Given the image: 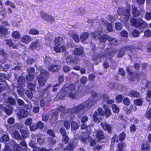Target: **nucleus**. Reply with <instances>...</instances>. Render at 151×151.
<instances>
[{"label": "nucleus", "mask_w": 151, "mask_h": 151, "mask_svg": "<svg viewBox=\"0 0 151 151\" xmlns=\"http://www.w3.org/2000/svg\"><path fill=\"white\" fill-rule=\"evenodd\" d=\"M102 57H104L105 58V56H104V54L102 53L95 54L93 55L92 57V59L94 61H96L99 58Z\"/></svg>", "instance_id": "nucleus-38"}, {"label": "nucleus", "mask_w": 151, "mask_h": 151, "mask_svg": "<svg viewBox=\"0 0 151 151\" xmlns=\"http://www.w3.org/2000/svg\"><path fill=\"white\" fill-rule=\"evenodd\" d=\"M88 120V118L86 116H83L81 119V122L82 124L81 125V129H84L87 128L90 126H88L86 124V122Z\"/></svg>", "instance_id": "nucleus-20"}, {"label": "nucleus", "mask_w": 151, "mask_h": 151, "mask_svg": "<svg viewBox=\"0 0 151 151\" xmlns=\"http://www.w3.org/2000/svg\"><path fill=\"white\" fill-rule=\"evenodd\" d=\"M70 108H69V109ZM69 109H66L65 107L64 106H59L58 109V111L59 112H62V113L60 114V117L62 118H64V114H65L68 113L69 114H72L73 113H71L68 112V110ZM75 114V113H74Z\"/></svg>", "instance_id": "nucleus-17"}, {"label": "nucleus", "mask_w": 151, "mask_h": 151, "mask_svg": "<svg viewBox=\"0 0 151 151\" xmlns=\"http://www.w3.org/2000/svg\"><path fill=\"white\" fill-rule=\"evenodd\" d=\"M89 33L87 32H84L80 36V39L82 42L87 40L89 37Z\"/></svg>", "instance_id": "nucleus-31"}, {"label": "nucleus", "mask_w": 151, "mask_h": 151, "mask_svg": "<svg viewBox=\"0 0 151 151\" xmlns=\"http://www.w3.org/2000/svg\"><path fill=\"white\" fill-rule=\"evenodd\" d=\"M12 37L15 39H19L21 35L17 31H14L12 34Z\"/></svg>", "instance_id": "nucleus-45"}, {"label": "nucleus", "mask_w": 151, "mask_h": 151, "mask_svg": "<svg viewBox=\"0 0 151 151\" xmlns=\"http://www.w3.org/2000/svg\"><path fill=\"white\" fill-rule=\"evenodd\" d=\"M132 7V14L133 16L135 17H137L139 16L140 14V12L138 9L137 7H134L133 6Z\"/></svg>", "instance_id": "nucleus-34"}, {"label": "nucleus", "mask_w": 151, "mask_h": 151, "mask_svg": "<svg viewBox=\"0 0 151 151\" xmlns=\"http://www.w3.org/2000/svg\"><path fill=\"white\" fill-rule=\"evenodd\" d=\"M117 14L119 15H122L125 20L127 21L130 16V5L125 9L123 8H119L117 10Z\"/></svg>", "instance_id": "nucleus-5"}, {"label": "nucleus", "mask_w": 151, "mask_h": 151, "mask_svg": "<svg viewBox=\"0 0 151 151\" xmlns=\"http://www.w3.org/2000/svg\"><path fill=\"white\" fill-rule=\"evenodd\" d=\"M122 49L124 50V51L127 50L133 53V51L135 50L136 48L134 47V46L126 45L122 47Z\"/></svg>", "instance_id": "nucleus-30"}, {"label": "nucleus", "mask_w": 151, "mask_h": 151, "mask_svg": "<svg viewBox=\"0 0 151 151\" xmlns=\"http://www.w3.org/2000/svg\"><path fill=\"white\" fill-rule=\"evenodd\" d=\"M32 41V38L27 35H24L21 38V41L26 44H28Z\"/></svg>", "instance_id": "nucleus-24"}, {"label": "nucleus", "mask_w": 151, "mask_h": 151, "mask_svg": "<svg viewBox=\"0 0 151 151\" xmlns=\"http://www.w3.org/2000/svg\"><path fill=\"white\" fill-rule=\"evenodd\" d=\"M71 36L72 38L75 42L78 43L80 41V39L77 34L74 33Z\"/></svg>", "instance_id": "nucleus-50"}, {"label": "nucleus", "mask_w": 151, "mask_h": 151, "mask_svg": "<svg viewBox=\"0 0 151 151\" xmlns=\"http://www.w3.org/2000/svg\"><path fill=\"white\" fill-rule=\"evenodd\" d=\"M40 32L39 31L34 28L31 29L29 32V34L32 35H38L39 34Z\"/></svg>", "instance_id": "nucleus-43"}, {"label": "nucleus", "mask_w": 151, "mask_h": 151, "mask_svg": "<svg viewBox=\"0 0 151 151\" xmlns=\"http://www.w3.org/2000/svg\"><path fill=\"white\" fill-rule=\"evenodd\" d=\"M62 136V141L65 144H66L68 143L69 140L68 136L66 134Z\"/></svg>", "instance_id": "nucleus-56"}, {"label": "nucleus", "mask_w": 151, "mask_h": 151, "mask_svg": "<svg viewBox=\"0 0 151 151\" xmlns=\"http://www.w3.org/2000/svg\"><path fill=\"white\" fill-rule=\"evenodd\" d=\"M125 54V51L122 49V48L119 50V51L117 55V57L121 58Z\"/></svg>", "instance_id": "nucleus-61"}, {"label": "nucleus", "mask_w": 151, "mask_h": 151, "mask_svg": "<svg viewBox=\"0 0 151 151\" xmlns=\"http://www.w3.org/2000/svg\"><path fill=\"white\" fill-rule=\"evenodd\" d=\"M109 36L107 35L104 34L100 37H98V39L99 40L100 43H105L106 40L109 41L108 38H109Z\"/></svg>", "instance_id": "nucleus-29"}, {"label": "nucleus", "mask_w": 151, "mask_h": 151, "mask_svg": "<svg viewBox=\"0 0 151 151\" xmlns=\"http://www.w3.org/2000/svg\"><path fill=\"white\" fill-rule=\"evenodd\" d=\"M50 86V85H48L44 89L41 90L40 91V96L43 99L47 98L50 94V91L48 90Z\"/></svg>", "instance_id": "nucleus-15"}, {"label": "nucleus", "mask_w": 151, "mask_h": 151, "mask_svg": "<svg viewBox=\"0 0 151 151\" xmlns=\"http://www.w3.org/2000/svg\"><path fill=\"white\" fill-rule=\"evenodd\" d=\"M126 70L129 74L130 75L131 77L129 79L130 80L133 81L134 78H137V79L140 78V75L137 72H134L131 71V70L129 67H127L126 68Z\"/></svg>", "instance_id": "nucleus-12"}, {"label": "nucleus", "mask_w": 151, "mask_h": 151, "mask_svg": "<svg viewBox=\"0 0 151 151\" xmlns=\"http://www.w3.org/2000/svg\"><path fill=\"white\" fill-rule=\"evenodd\" d=\"M34 77V74L33 73H28L26 76V78L27 81H30L32 80Z\"/></svg>", "instance_id": "nucleus-51"}, {"label": "nucleus", "mask_w": 151, "mask_h": 151, "mask_svg": "<svg viewBox=\"0 0 151 151\" xmlns=\"http://www.w3.org/2000/svg\"><path fill=\"white\" fill-rule=\"evenodd\" d=\"M101 126L105 131H107L109 133H111L112 131V126L108 124L106 122H101Z\"/></svg>", "instance_id": "nucleus-13"}, {"label": "nucleus", "mask_w": 151, "mask_h": 151, "mask_svg": "<svg viewBox=\"0 0 151 151\" xmlns=\"http://www.w3.org/2000/svg\"><path fill=\"white\" fill-rule=\"evenodd\" d=\"M112 108L113 111L114 113H118L119 112V108L116 104H112Z\"/></svg>", "instance_id": "nucleus-54"}, {"label": "nucleus", "mask_w": 151, "mask_h": 151, "mask_svg": "<svg viewBox=\"0 0 151 151\" xmlns=\"http://www.w3.org/2000/svg\"><path fill=\"white\" fill-rule=\"evenodd\" d=\"M109 50V48H106V49L104 52V56L105 58L111 60L116 53L117 50L115 49H113L111 51Z\"/></svg>", "instance_id": "nucleus-9"}, {"label": "nucleus", "mask_w": 151, "mask_h": 151, "mask_svg": "<svg viewBox=\"0 0 151 151\" xmlns=\"http://www.w3.org/2000/svg\"><path fill=\"white\" fill-rule=\"evenodd\" d=\"M63 87H64L65 91L67 92L68 96H69L72 99H74L76 98V95L78 92L79 87L76 90V85L73 84H66L64 85Z\"/></svg>", "instance_id": "nucleus-2"}, {"label": "nucleus", "mask_w": 151, "mask_h": 151, "mask_svg": "<svg viewBox=\"0 0 151 151\" xmlns=\"http://www.w3.org/2000/svg\"><path fill=\"white\" fill-rule=\"evenodd\" d=\"M130 22L132 25L141 31H143L147 26L146 23L140 18H132L131 19Z\"/></svg>", "instance_id": "nucleus-4"}, {"label": "nucleus", "mask_w": 151, "mask_h": 151, "mask_svg": "<svg viewBox=\"0 0 151 151\" xmlns=\"http://www.w3.org/2000/svg\"><path fill=\"white\" fill-rule=\"evenodd\" d=\"M128 95L132 98H138L140 96V94L137 91L131 90L129 91Z\"/></svg>", "instance_id": "nucleus-22"}, {"label": "nucleus", "mask_w": 151, "mask_h": 151, "mask_svg": "<svg viewBox=\"0 0 151 151\" xmlns=\"http://www.w3.org/2000/svg\"><path fill=\"white\" fill-rule=\"evenodd\" d=\"M6 101L7 103H9L10 105H13L16 104L14 99L11 97H8L7 99L6 100Z\"/></svg>", "instance_id": "nucleus-41"}, {"label": "nucleus", "mask_w": 151, "mask_h": 151, "mask_svg": "<svg viewBox=\"0 0 151 151\" xmlns=\"http://www.w3.org/2000/svg\"><path fill=\"white\" fill-rule=\"evenodd\" d=\"M6 45L9 47H12L13 49H16L17 46L14 42H13L11 39H6L4 40Z\"/></svg>", "instance_id": "nucleus-21"}, {"label": "nucleus", "mask_w": 151, "mask_h": 151, "mask_svg": "<svg viewBox=\"0 0 151 151\" xmlns=\"http://www.w3.org/2000/svg\"><path fill=\"white\" fill-rule=\"evenodd\" d=\"M25 82V78L22 76H20L18 77L17 79V82L20 85H22Z\"/></svg>", "instance_id": "nucleus-49"}, {"label": "nucleus", "mask_w": 151, "mask_h": 151, "mask_svg": "<svg viewBox=\"0 0 151 151\" xmlns=\"http://www.w3.org/2000/svg\"><path fill=\"white\" fill-rule=\"evenodd\" d=\"M73 54L74 55L76 60H78L80 57H82L84 55L83 47L81 46H79L75 48L73 51Z\"/></svg>", "instance_id": "nucleus-7"}, {"label": "nucleus", "mask_w": 151, "mask_h": 151, "mask_svg": "<svg viewBox=\"0 0 151 151\" xmlns=\"http://www.w3.org/2000/svg\"><path fill=\"white\" fill-rule=\"evenodd\" d=\"M22 150V148L19 144H15L14 145L13 147L14 151H21Z\"/></svg>", "instance_id": "nucleus-48"}, {"label": "nucleus", "mask_w": 151, "mask_h": 151, "mask_svg": "<svg viewBox=\"0 0 151 151\" xmlns=\"http://www.w3.org/2000/svg\"><path fill=\"white\" fill-rule=\"evenodd\" d=\"M126 143L123 142H121L117 145V150L116 151H124V148L126 147Z\"/></svg>", "instance_id": "nucleus-27"}, {"label": "nucleus", "mask_w": 151, "mask_h": 151, "mask_svg": "<svg viewBox=\"0 0 151 151\" xmlns=\"http://www.w3.org/2000/svg\"><path fill=\"white\" fill-rule=\"evenodd\" d=\"M64 46H57L56 45H55V46L54 47V50L57 53H60L61 51V49L64 48Z\"/></svg>", "instance_id": "nucleus-47"}, {"label": "nucleus", "mask_w": 151, "mask_h": 151, "mask_svg": "<svg viewBox=\"0 0 151 151\" xmlns=\"http://www.w3.org/2000/svg\"><path fill=\"white\" fill-rule=\"evenodd\" d=\"M109 41V43L112 45H116L118 43L117 40L113 37H111L109 36L108 38Z\"/></svg>", "instance_id": "nucleus-39"}, {"label": "nucleus", "mask_w": 151, "mask_h": 151, "mask_svg": "<svg viewBox=\"0 0 151 151\" xmlns=\"http://www.w3.org/2000/svg\"><path fill=\"white\" fill-rule=\"evenodd\" d=\"M112 139L114 142L118 143L120 141L119 136L116 134H115L114 135L112 138Z\"/></svg>", "instance_id": "nucleus-63"}, {"label": "nucleus", "mask_w": 151, "mask_h": 151, "mask_svg": "<svg viewBox=\"0 0 151 151\" xmlns=\"http://www.w3.org/2000/svg\"><path fill=\"white\" fill-rule=\"evenodd\" d=\"M96 137L99 141L105 138L104 132L102 130L98 129L96 131Z\"/></svg>", "instance_id": "nucleus-19"}, {"label": "nucleus", "mask_w": 151, "mask_h": 151, "mask_svg": "<svg viewBox=\"0 0 151 151\" xmlns=\"http://www.w3.org/2000/svg\"><path fill=\"white\" fill-rule=\"evenodd\" d=\"M2 141L4 142H7L9 140V138L8 134H4L1 137Z\"/></svg>", "instance_id": "nucleus-64"}, {"label": "nucleus", "mask_w": 151, "mask_h": 151, "mask_svg": "<svg viewBox=\"0 0 151 151\" xmlns=\"http://www.w3.org/2000/svg\"><path fill=\"white\" fill-rule=\"evenodd\" d=\"M60 69L59 65L57 64L51 65L48 68V70L51 72L54 73L58 71Z\"/></svg>", "instance_id": "nucleus-23"}, {"label": "nucleus", "mask_w": 151, "mask_h": 151, "mask_svg": "<svg viewBox=\"0 0 151 151\" xmlns=\"http://www.w3.org/2000/svg\"><path fill=\"white\" fill-rule=\"evenodd\" d=\"M71 126L72 129L76 130L79 128V126L77 122L75 121H73L71 123Z\"/></svg>", "instance_id": "nucleus-44"}, {"label": "nucleus", "mask_w": 151, "mask_h": 151, "mask_svg": "<svg viewBox=\"0 0 151 151\" xmlns=\"http://www.w3.org/2000/svg\"><path fill=\"white\" fill-rule=\"evenodd\" d=\"M141 150L144 151H150V147L149 143L147 142H143L141 145Z\"/></svg>", "instance_id": "nucleus-25"}, {"label": "nucleus", "mask_w": 151, "mask_h": 151, "mask_svg": "<svg viewBox=\"0 0 151 151\" xmlns=\"http://www.w3.org/2000/svg\"><path fill=\"white\" fill-rule=\"evenodd\" d=\"M102 97L104 100L106 99L107 103L108 104H111L114 102V100L113 99H109V96L105 94H104L103 95Z\"/></svg>", "instance_id": "nucleus-36"}, {"label": "nucleus", "mask_w": 151, "mask_h": 151, "mask_svg": "<svg viewBox=\"0 0 151 151\" xmlns=\"http://www.w3.org/2000/svg\"><path fill=\"white\" fill-rule=\"evenodd\" d=\"M64 88L63 87L57 95V97L60 100L63 99L65 96H68V94L65 91Z\"/></svg>", "instance_id": "nucleus-18"}, {"label": "nucleus", "mask_w": 151, "mask_h": 151, "mask_svg": "<svg viewBox=\"0 0 151 151\" xmlns=\"http://www.w3.org/2000/svg\"><path fill=\"white\" fill-rule=\"evenodd\" d=\"M102 108L105 110L104 115L106 117H109L111 114V110L108 108L107 106L105 104L103 105Z\"/></svg>", "instance_id": "nucleus-26"}, {"label": "nucleus", "mask_w": 151, "mask_h": 151, "mask_svg": "<svg viewBox=\"0 0 151 151\" xmlns=\"http://www.w3.org/2000/svg\"><path fill=\"white\" fill-rule=\"evenodd\" d=\"M33 151H53L52 149L51 148L47 149L45 147L40 148L39 147H36L35 149H33Z\"/></svg>", "instance_id": "nucleus-40"}, {"label": "nucleus", "mask_w": 151, "mask_h": 151, "mask_svg": "<svg viewBox=\"0 0 151 151\" xmlns=\"http://www.w3.org/2000/svg\"><path fill=\"white\" fill-rule=\"evenodd\" d=\"M145 116L148 119L150 120V119L151 118V108L146 112Z\"/></svg>", "instance_id": "nucleus-62"}, {"label": "nucleus", "mask_w": 151, "mask_h": 151, "mask_svg": "<svg viewBox=\"0 0 151 151\" xmlns=\"http://www.w3.org/2000/svg\"><path fill=\"white\" fill-rule=\"evenodd\" d=\"M120 139V141L123 142L125 139L126 137V134L124 132H122L120 133L119 136Z\"/></svg>", "instance_id": "nucleus-58"}, {"label": "nucleus", "mask_w": 151, "mask_h": 151, "mask_svg": "<svg viewBox=\"0 0 151 151\" xmlns=\"http://www.w3.org/2000/svg\"><path fill=\"white\" fill-rule=\"evenodd\" d=\"M76 58L73 57L69 56L66 58V61L67 63H75L76 62Z\"/></svg>", "instance_id": "nucleus-42"}, {"label": "nucleus", "mask_w": 151, "mask_h": 151, "mask_svg": "<svg viewBox=\"0 0 151 151\" xmlns=\"http://www.w3.org/2000/svg\"><path fill=\"white\" fill-rule=\"evenodd\" d=\"M123 99V96L121 94L117 95L115 98V100L118 103H119L122 102Z\"/></svg>", "instance_id": "nucleus-60"}, {"label": "nucleus", "mask_w": 151, "mask_h": 151, "mask_svg": "<svg viewBox=\"0 0 151 151\" xmlns=\"http://www.w3.org/2000/svg\"><path fill=\"white\" fill-rule=\"evenodd\" d=\"M58 113L55 111L52 112L50 117V120L55 121L58 119Z\"/></svg>", "instance_id": "nucleus-35"}, {"label": "nucleus", "mask_w": 151, "mask_h": 151, "mask_svg": "<svg viewBox=\"0 0 151 151\" xmlns=\"http://www.w3.org/2000/svg\"><path fill=\"white\" fill-rule=\"evenodd\" d=\"M97 101L93 99H90L86 100L85 102V104H80L68 109V112L71 113L78 114L79 112L84 110L86 108H90L95 105Z\"/></svg>", "instance_id": "nucleus-1"}, {"label": "nucleus", "mask_w": 151, "mask_h": 151, "mask_svg": "<svg viewBox=\"0 0 151 151\" xmlns=\"http://www.w3.org/2000/svg\"><path fill=\"white\" fill-rule=\"evenodd\" d=\"M19 130L22 135V138L24 139L28 137L29 136V133L27 129V130L20 129Z\"/></svg>", "instance_id": "nucleus-32"}, {"label": "nucleus", "mask_w": 151, "mask_h": 151, "mask_svg": "<svg viewBox=\"0 0 151 151\" xmlns=\"http://www.w3.org/2000/svg\"><path fill=\"white\" fill-rule=\"evenodd\" d=\"M50 74L49 72L44 69H41L40 74L37 76V80L40 86H42L45 85L46 80L48 79Z\"/></svg>", "instance_id": "nucleus-3"}, {"label": "nucleus", "mask_w": 151, "mask_h": 151, "mask_svg": "<svg viewBox=\"0 0 151 151\" xmlns=\"http://www.w3.org/2000/svg\"><path fill=\"white\" fill-rule=\"evenodd\" d=\"M76 146L74 144V140L71 139L69 142L63 149L64 151H73L75 148Z\"/></svg>", "instance_id": "nucleus-14"}, {"label": "nucleus", "mask_w": 151, "mask_h": 151, "mask_svg": "<svg viewBox=\"0 0 151 151\" xmlns=\"http://www.w3.org/2000/svg\"><path fill=\"white\" fill-rule=\"evenodd\" d=\"M28 110H29V109L25 107L20 109L17 113V115L19 118L26 117L28 116Z\"/></svg>", "instance_id": "nucleus-11"}, {"label": "nucleus", "mask_w": 151, "mask_h": 151, "mask_svg": "<svg viewBox=\"0 0 151 151\" xmlns=\"http://www.w3.org/2000/svg\"><path fill=\"white\" fill-rule=\"evenodd\" d=\"M134 104L138 106H141L142 104V101L141 99H137L134 101Z\"/></svg>", "instance_id": "nucleus-57"}, {"label": "nucleus", "mask_w": 151, "mask_h": 151, "mask_svg": "<svg viewBox=\"0 0 151 151\" xmlns=\"http://www.w3.org/2000/svg\"><path fill=\"white\" fill-rule=\"evenodd\" d=\"M8 29L4 26H0V36H3L7 35Z\"/></svg>", "instance_id": "nucleus-28"}, {"label": "nucleus", "mask_w": 151, "mask_h": 151, "mask_svg": "<svg viewBox=\"0 0 151 151\" xmlns=\"http://www.w3.org/2000/svg\"><path fill=\"white\" fill-rule=\"evenodd\" d=\"M32 91H33L30 90H27L25 91V93L26 95L29 98L31 99L32 98L33 94L32 92Z\"/></svg>", "instance_id": "nucleus-52"}, {"label": "nucleus", "mask_w": 151, "mask_h": 151, "mask_svg": "<svg viewBox=\"0 0 151 151\" xmlns=\"http://www.w3.org/2000/svg\"><path fill=\"white\" fill-rule=\"evenodd\" d=\"M42 47V45L39 40H37L31 43L29 48L32 50H39L41 49Z\"/></svg>", "instance_id": "nucleus-10"}, {"label": "nucleus", "mask_w": 151, "mask_h": 151, "mask_svg": "<svg viewBox=\"0 0 151 151\" xmlns=\"http://www.w3.org/2000/svg\"><path fill=\"white\" fill-rule=\"evenodd\" d=\"M40 15L41 17L43 20L47 21V23L52 24L55 22V20L53 16L43 11H41L40 12Z\"/></svg>", "instance_id": "nucleus-6"}, {"label": "nucleus", "mask_w": 151, "mask_h": 151, "mask_svg": "<svg viewBox=\"0 0 151 151\" xmlns=\"http://www.w3.org/2000/svg\"><path fill=\"white\" fill-rule=\"evenodd\" d=\"M97 110V111H96L94 112L93 117V120L95 123H99L100 122L98 117L99 115L101 116L104 115V111L101 108L99 107Z\"/></svg>", "instance_id": "nucleus-8"}, {"label": "nucleus", "mask_w": 151, "mask_h": 151, "mask_svg": "<svg viewBox=\"0 0 151 151\" xmlns=\"http://www.w3.org/2000/svg\"><path fill=\"white\" fill-rule=\"evenodd\" d=\"M70 124L69 121L68 120H65L63 122L64 126L67 130L70 129Z\"/></svg>", "instance_id": "nucleus-59"}, {"label": "nucleus", "mask_w": 151, "mask_h": 151, "mask_svg": "<svg viewBox=\"0 0 151 151\" xmlns=\"http://www.w3.org/2000/svg\"><path fill=\"white\" fill-rule=\"evenodd\" d=\"M13 135L15 139L18 140H21L22 139V137L20 134L19 133L17 130L14 131L13 133Z\"/></svg>", "instance_id": "nucleus-37"}, {"label": "nucleus", "mask_w": 151, "mask_h": 151, "mask_svg": "<svg viewBox=\"0 0 151 151\" xmlns=\"http://www.w3.org/2000/svg\"><path fill=\"white\" fill-rule=\"evenodd\" d=\"M55 45L64 46V40L62 37L58 36L55 37L54 40Z\"/></svg>", "instance_id": "nucleus-16"}, {"label": "nucleus", "mask_w": 151, "mask_h": 151, "mask_svg": "<svg viewBox=\"0 0 151 151\" xmlns=\"http://www.w3.org/2000/svg\"><path fill=\"white\" fill-rule=\"evenodd\" d=\"M36 84L35 80L33 81V83L30 82L27 83V86L28 88L31 91H34L35 90Z\"/></svg>", "instance_id": "nucleus-33"}, {"label": "nucleus", "mask_w": 151, "mask_h": 151, "mask_svg": "<svg viewBox=\"0 0 151 151\" xmlns=\"http://www.w3.org/2000/svg\"><path fill=\"white\" fill-rule=\"evenodd\" d=\"M140 34V32L138 30L136 29H134L132 32V36L134 37H139Z\"/></svg>", "instance_id": "nucleus-46"}, {"label": "nucleus", "mask_w": 151, "mask_h": 151, "mask_svg": "<svg viewBox=\"0 0 151 151\" xmlns=\"http://www.w3.org/2000/svg\"><path fill=\"white\" fill-rule=\"evenodd\" d=\"M29 127L31 131H35L37 129V124L34 123H32Z\"/></svg>", "instance_id": "nucleus-53"}, {"label": "nucleus", "mask_w": 151, "mask_h": 151, "mask_svg": "<svg viewBox=\"0 0 151 151\" xmlns=\"http://www.w3.org/2000/svg\"><path fill=\"white\" fill-rule=\"evenodd\" d=\"M3 111H4L8 116L11 115L13 113L12 111L9 108H7L6 107H4Z\"/></svg>", "instance_id": "nucleus-55"}]
</instances>
